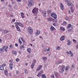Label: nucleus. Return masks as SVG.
Here are the masks:
<instances>
[{"instance_id":"33","label":"nucleus","mask_w":78,"mask_h":78,"mask_svg":"<svg viewBox=\"0 0 78 78\" xmlns=\"http://www.w3.org/2000/svg\"><path fill=\"white\" fill-rule=\"evenodd\" d=\"M36 62V60L34 59L33 60L32 64H34Z\"/></svg>"},{"instance_id":"18","label":"nucleus","mask_w":78,"mask_h":78,"mask_svg":"<svg viewBox=\"0 0 78 78\" xmlns=\"http://www.w3.org/2000/svg\"><path fill=\"white\" fill-rule=\"evenodd\" d=\"M68 4L69 6H71L73 5V4L72 3L70 2H68Z\"/></svg>"},{"instance_id":"20","label":"nucleus","mask_w":78,"mask_h":78,"mask_svg":"<svg viewBox=\"0 0 78 78\" xmlns=\"http://www.w3.org/2000/svg\"><path fill=\"white\" fill-rule=\"evenodd\" d=\"M3 33L4 34H6V33H8L9 32V31L4 30V31H3Z\"/></svg>"},{"instance_id":"59","label":"nucleus","mask_w":78,"mask_h":78,"mask_svg":"<svg viewBox=\"0 0 78 78\" xmlns=\"http://www.w3.org/2000/svg\"><path fill=\"white\" fill-rule=\"evenodd\" d=\"M76 49H78V44L76 46Z\"/></svg>"},{"instance_id":"50","label":"nucleus","mask_w":78,"mask_h":78,"mask_svg":"<svg viewBox=\"0 0 78 78\" xmlns=\"http://www.w3.org/2000/svg\"><path fill=\"white\" fill-rule=\"evenodd\" d=\"M1 66H3V67H5V66H6V64H3Z\"/></svg>"},{"instance_id":"43","label":"nucleus","mask_w":78,"mask_h":78,"mask_svg":"<svg viewBox=\"0 0 78 78\" xmlns=\"http://www.w3.org/2000/svg\"><path fill=\"white\" fill-rule=\"evenodd\" d=\"M42 13H43V14H44L45 12H46L45 11L42 10Z\"/></svg>"},{"instance_id":"14","label":"nucleus","mask_w":78,"mask_h":78,"mask_svg":"<svg viewBox=\"0 0 78 78\" xmlns=\"http://www.w3.org/2000/svg\"><path fill=\"white\" fill-rule=\"evenodd\" d=\"M60 6L61 9L62 10H64V5H63V4L61 3H60Z\"/></svg>"},{"instance_id":"51","label":"nucleus","mask_w":78,"mask_h":78,"mask_svg":"<svg viewBox=\"0 0 78 78\" xmlns=\"http://www.w3.org/2000/svg\"><path fill=\"white\" fill-rule=\"evenodd\" d=\"M68 69H69V68L68 67H66V68H65V70L66 71H67V70Z\"/></svg>"},{"instance_id":"41","label":"nucleus","mask_w":78,"mask_h":78,"mask_svg":"<svg viewBox=\"0 0 78 78\" xmlns=\"http://www.w3.org/2000/svg\"><path fill=\"white\" fill-rule=\"evenodd\" d=\"M19 42L20 43V44H22V41H20V39H19Z\"/></svg>"},{"instance_id":"23","label":"nucleus","mask_w":78,"mask_h":78,"mask_svg":"<svg viewBox=\"0 0 78 78\" xmlns=\"http://www.w3.org/2000/svg\"><path fill=\"white\" fill-rule=\"evenodd\" d=\"M70 44H71V41L70 40H68V43H67L68 45H70Z\"/></svg>"},{"instance_id":"58","label":"nucleus","mask_w":78,"mask_h":78,"mask_svg":"<svg viewBox=\"0 0 78 78\" xmlns=\"http://www.w3.org/2000/svg\"><path fill=\"white\" fill-rule=\"evenodd\" d=\"M23 45H25V41H23Z\"/></svg>"},{"instance_id":"61","label":"nucleus","mask_w":78,"mask_h":78,"mask_svg":"<svg viewBox=\"0 0 78 78\" xmlns=\"http://www.w3.org/2000/svg\"><path fill=\"white\" fill-rule=\"evenodd\" d=\"M63 23H64V24H66V23H67L66 22V21H64L63 22Z\"/></svg>"},{"instance_id":"47","label":"nucleus","mask_w":78,"mask_h":78,"mask_svg":"<svg viewBox=\"0 0 78 78\" xmlns=\"http://www.w3.org/2000/svg\"><path fill=\"white\" fill-rule=\"evenodd\" d=\"M0 51H2V52H3V49L2 48H1L0 49Z\"/></svg>"},{"instance_id":"44","label":"nucleus","mask_w":78,"mask_h":78,"mask_svg":"<svg viewBox=\"0 0 78 78\" xmlns=\"http://www.w3.org/2000/svg\"><path fill=\"white\" fill-rule=\"evenodd\" d=\"M73 42L74 43H76V41L75 39H73Z\"/></svg>"},{"instance_id":"2","label":"nucleus","mask_w":78,"mask_h":78,"mask_svg":"<svg viewBox=\"0 0 78 78\" xmlns=\"http://www.w3.org/2000/svg\"><path fill=\"white\" fill-rule=\"evenodd\" d=\"M65 68L64 67V66L62 65L61 67L60 70L61 71H59V72L60 73H63V72H64V69Z\"/></svg>"},{"instance_id":"30","label":"nucleus","mask_w":78,"mask_h":78,"mask_svg":"<svg viewBox=\"0 0 78 78\" xmlns=\"http://www.w3.org/2000/svg\"><path fill=\"white\" fill-rule=\"evenodd\" d=\"M56 50H59L60 49V47L59 46H57L56 48Z\"/></svg>"},{"instance_id":"29","label":"nucleus","mask_w":78,"mask_h":78,"mask_svg":"<svg viewBox=\"0 0 78 78\" xmlns=\"http://www.w3.org/2000/svg\"><path fill=\"white\" fill-rule=\"evenodd\" d=\"M62 62V61H58L57 62V64H61Z\"/></svg>"},{"instance_id":"5","label":"nucleus","mask_w":78,"mask_h":78,"mask_svg":"<svg viewBox=\"0 0 78 78\" xmlns=\"http://www.w3.org/2000/svg\"><path fill=\"white\" fill-rule=\"evenodd\" d=\"M28 6H33V3H32V1L31 0H28Z\"/></svg>"},{"instance_id":"8","label":"nucleus","mask_w":78,"mask_h":78,"mask_svg":"<svg viewBox=\"0 0 78 78\" xmlns=\"http://www.w3.org/2000/svg\"><path fill=\"white\" fill-rule=\"evenodd\" d=\"M3 48L4 49V50H5V52H7L8 51V50H7V49H8V46H3Z\"/></svg>"},{"instance_id":"21","label":"nucleus","mask_w":78,"mask_h":78,"mask_svg":"<svg viewBox=\"0 0 78 78\" xmlns=\"http://www.w3.org/2000/svg\"><path fill=\"white\" fill-rule=\"evenodd\" d=\"M58 73L54 72V75L56 77V78H58V76L57 75H58Z\"/></svg>"},{"instance_id":"16","label":"nucleus","mask_w":78,"mask_h":78,"mask_svg":"<svg viewBox=\"0 0 78 78\" xmlns=\"http://www.w3.org/2000/svg\"><path fill=\"white\" fill-rule=\"evenodd\" d=\"M64 39H65V36H62L60 38V41H64Z\"/></svg>"},{"instance_id":"24","label":"nucleus","mask_w":78,"mask_h":78,"mask_svg":"<svg viewBox=\"0 0 78 78\" xmlns=\"http://www.w3.org/2000/svg\"><path fill=\"white\" fill-rule=\"evenodd\" d=\"M4 73L5 75L6 76H8V71H5Z\"/></svg>"},{"instance_id":"6","label":"nucleus","mask_w":78,"mask_h":78,"mask_svg":"<svg viewBox=\"0 0 78 78\" xmlns=\"http://www.w3.org/2000/svg\"><path fill=\"white\" fill-rule=\"evenodd\" d=\"M67 53L68 55H70V56L71 57H72L73 56V54L72 53V51H69H69L67 52Z\"/></svg>"},{"instance_id":"36","label":"nucleus","mask_w":78,"mask_h":78,"mask_svg":"<svg viewBox=\"0 0 78 78\" xmlns=\"http://www.w3.org/2000/svg\"><path fill=\"white\" fill-rule=\"evenodd\" d=\"M71 27H72V25L71 24H69L68 25V27H67V28H70Z\"/></svg>"},{"instance_id":"63","label":"nucleus","mask_w":78,"mask_h":78,"mask_svg":"<svg viewBox=\"0 0 78 78\" xmlns=\"http://www.w3.org/2000/svg\"><path fill=\"white\" fill-rule=\"evenodd\" d=\"M25 66H28V63H25Z\"/></svg>"},{"instance_id":"4","label":"nucleus","mask_w":78,"mask_h":78,"mask_svg":"<svg viewBox=\"0 0 78 78\" xmlns=\"http://www.w3.org/2000/svg\"><path fill=\"white\" fill-rule=\"evenodd\" d=\"M44 73V71L42 70L40 72H39L37 75V76L39 78H40L42 74Z\"/></svg>"},{"instance_id":"28","label":"nucleus","mask_w":78,"mask_h":78,"mask_svg":"<svg viewBox=\"0 0 78 78\" xmlns=\"http://www.w3.org/2000/svg\"><path fill=\"white\" fill-rule=\"evenodd\" d=\"M55 13H52L51 14V17H53L54 16H55Z\"/></svg>"},{"instance_id":"40","label":"nucleus","mask_w":78,"mask_h":78,"mask_svg":"<svg viewBox=\"0 0 78 78\" xmlns=\"http://www.w3.org/2000/svg\"><path fill=\"white\" fill-rule=\"evenodd\" d=\"M19 60L20 59L19 58H17L16 59V62H19Z\"/></svg>"},{"instance_id":"15","label":"nucleus","mask_w":78,"mask_h":78,"mask_svg":"<svg viewBox=\"0 0 78 78\" xmlns=\"http://www.w3.org/2000/svg\"><path fill=\"white\" fill-rule=\"evenodd\" d=\"M50 29L52 31H54V30H55V27H54L52 26H51V27L50 28Z\"/></svg>"},{"instance_id":"55","label":"nucleus","mask_w":78,"mask_h":78,"mask_svg":"<svg viewBox=\"0 0 78 78\" xmlns=\"http://www.w3.org/2000/svg\"><path fill=\"white\" fill-rule=\"evenodd\" d=\"M63 27H60V30H63Z\"/></svg>"},{"instance_id":"27","label":"nucleus","mask_w":78,"mask_h":78,"mask_svg":"<svg viewBox=\"0 0 78 78\" xmlns=\"http://www.w3.org/2000/svg\"><path fill=\"white\" fill-rule=\"evenodd\" d=\"M12 54H14V55H17V52L15 51H12Z\"/></svg>"},{"instance_id":"34","label":"nucleus","mask_w":78,"mask_h":78,"mask_svg":"<svg viewBox=\"0 0 78 78\" xmlns=\"http://www.w3.org/2000/svg\"><path fill=\"white\" fill-rule=\"evenodd\" d=\"M46 14H47V12H45L43 14V15L44 17H46Z\"/></svg>"},{"instance_id":"57","label":"nucleus","mask_w":78,"mask_h":78,"mask_svg":"<svg viewBox=\"0 0 78 78\" xmlns=\"http://www.w3.org/2000/svg\"><path fill=\"white\" fill-rule=\"evenodd\" d=\"M19 71H16V73L17 74H19Z\"/></svg>"},{"instance_id":"22","label":"nucleus","mask_w":78,"mask_h":78,"mask_svg":"<svg viewBox=\"0 0 78 78\" xmlns=\"http://www.w3.org/2000/svg\"><path fill=\"white\" fill-rule=\"evenodd\" d=\"M41 77L42 78H46V76L45 74H41Z\"/></svg>"},{"instance_id":"42","label":"nucleus","mask_w":78,"mask_h":78,"mask_svg":"<svg viewBox=\"0 0 78 78\" xmlns=\"http://www.w3.org/2000/svg\"><path fill=\"white\" fill-rule=\"evenodd\" d=\"M25 71V73H28V71H27V70L26 69L24 70Z\"/></svg>"},{"instance_id":"56","label":"nucleus","mask_w":78,"mask_h":78,"mask_svg":"<svg viewBox=\"0 0 78 78\" xmlns=\"http://www.w3.org/2000/svg\"><path fill=\"white\" fill-rule=\"evenodd\" d=\"M53 25H54V26H56V24L55 23H53Z\"/></svg>"},{"instance_id":"53","label":"nucleus","mask_w":78,"mask_h":78,"mask_svg":"<svg viewBox=\"0 0 78 78\" xmlns=\"http://www.w3.org/2000/svg\"><path fill=\"white\" fill-rule=\"evenodd\" d=\"M27 58H30V55H27Z\"/></svg>"},{"instance_id":"31","label":"nucleus","mask_w":78,"mask_h":78,"mask_svg":"<svg viewBox=\"0 0 78 78\" xmlns=\"http://www.w3.org/2000/svg\"><path fill=\"white\" fill-rule=\"evenodd\" d=\"M34 66V64H33V63L31 65V69H33V67Z\"/></svg>"},{"instance_id":"39","label":"nucleus","mask_w":78,"mask_h":78,"mask_svg":"<svg viewBox=\"0 0 78 78\" xmlns=\"http://www.w3.org/2000/svg\"><path fill=\"white\" fill-rule=\"evenodd\" d=\"M47 20H48V21H51V19L50 18H48L47 19Z\"/></svg>"},{"instance_id":"62","label":"nucleus","mask_w":78,"mask_h":78,"mask_svg":"<svg viewBox=\"0 0 78 78\" xmlns=\"http://www.w3.org/2000/svg\"><path fill=\"white\" fill-rule=\"evenodd\" d=\"M9 62H12V60H10L9 61Z\"/></svg>"},{"instance_id":"25","label":"nucleus","mask_w":78,"mask_h":78,"mask_svg":"<svg viewBox=\"0 0 78 78\" xmlns=\"http://www.w3.org/2000/svg\"><path fill=\"white\" fill-rule=\"evenodd\" d=\"M27 51H28V52H29V53H30L31 51V48H28L27 49Z\"/></svg>"},{"instance_id":"19","label":"nucleus","mask_w":78,"mask_h":78,"mask_svg":"<svg viewBox=\"0 0 78 78\" xmlns=\"http://www.w3.org/2000/svg\"><path fill=\"white\" fill-rule=\"evenodd\" d=\"M42 58L43 59V60L44 61H45L47 60V58L46 57H42Z\"/></svg>"},{"instance_id":"9","label":"nucleus","mask_w":78,"mask_h":78,"mask_svg":"<svg viewBox=\"0 0 78 78\" xmlns=\"http://www.w3.org/2000/svg\"><path fill=\"white\" fill-rule=\"evenodd\" d=\"M40 33H41L40 31H38V30H37V31H36V32L35 33V36H38V35H39V34H40Z\"/></svg>"},{"instance_id":"45","label":"nucleus","mask_w":78,"mask_h":78,"mask_svg":"<svg viewBox=\"0 0 78 78\" xmlns=\"http://www.w3.org/2000/svg\"><path fill=\"white\" fill-rule=\"evenodd\" d=\"M21 39L22 41H23H23H25V40H24V39H23V38L22 37H21Z\"/></svg>"},{"instance_id":"52","label":"nucleus","mask_w":78,"mask_h":78,"mask_svg":"<svg viewBox=\"0 0 78 78\" xmlns=\"http://www.w3.org/2000/svg\"><path fill=\"white\" fill-rule=\"evenodd\" d=\"M13 47H12V44H11L10 46V48H12Z\"/></svg>"},{"instance_id":"48","label":"nucleus","mask_w":78,"mask_h":78,"mask_svg":"<svg viewBox=\"0 0 78 78\" xmlns=\"http://www.w3.org/2000/svg\"><path fill=\"white\" fill-rule=\"evenodd\" d=\"M0 31H2V32H3L4 30H3V29H0Z\"/></svg>"},{"instance_id":"3","label":"nucleus","mask_w":78,"mask_h":78,"mask_svg":"<svg viewBox=\"0 0 78 78\" xmlns=\"http://www.w3.org/2000/svg\"><path fill=\"white\" fill-rule=\"evenodd\" d=\"M37 11H38V9L35 8L33 9L32 12L34 14H36Z\"/></svg>"},{"instance_id":"35","label":"nucleus","mask_w":78,"mask_h":78,"mask_svg":"<svg viewBox=\"0 0 78 78\" xmlns=\"http://www.w3.org/2000/svg\"><path fill=\"white\" fill-rule=\"evenodd\" d=\"M47 12L48 13V14H50V13L51 12V10H47Z\"/></svg>"},{"instance_id":"60","label":"nucleus","mask_w":78,"mask_h":78,"mask_svg":"<svg viewBox=\"0 0 78 78\" xmlns=\"http://www.w3.org/2000/svg\"><path fill=\"white\" fill-rule=\"evenodd\" d=\"M8 6H9V7H12V6L11 5L9 4L8 5Z\"/></svg>"},{"instance_id":"64","label":"nucleus","mask_w":78,"mask_h":78,"mask_svg":"<svg viewBox=\"0 0 78 78\" xmlns=\"http://www.w3.org/2000/svg\"><path fill=\"white\" fill-rule=\"evenodd\" d=\"M51 77L52 78H54V77H55V76H54V75H52L51 76Z\"/></svg>"},{"instance_id":"37","label":"nucleus","mask_w":78,"mask_h":78,"mask_svg":"<svg viewBox=\"0 0 78 78\" xmlns=\"http://www.w3.org/2000/svg\"><path fill=\"white\" fill-rule=\"evenodd\" d=\"M15 20H16L15 19H13L12 20V21H11V23H13V22H15Z\"/></svg>"},{"instance_id":"12","label":"nucleus","mask_w":78,"mask_h":78,"mask_svg":"<svg viewBox=\"0 0 78 78\" xmlns=\"http://www.w3.org/2000/svg\"><path fill=\"white\" fill-rule=\"evenodd\" d=\"M42 67V65L38 67V68L37 69L36 71H38L40 70H41Z\"/></svg>"},{"instance_id":"38","label":"nucleus","mask_w":78,"mask_h":78,"mask_svg":"<svg viewBox=\"0 0 78 78\" xmlns=\"http://www.w3.org/2000/svg\"><path fill=\"white\" fill-rule=\"evenodd\" d=\"M65 20H69V19L68 17H65Z\"/></svg>"},{"instance_id":"7","label":"nucleus","mask_w":78,"mask_h":78,"mask_svg":"<svg viewBox=\"0 0 78 78\" xmlns=\"http://www.w3.org/2000/svg\"><path fill=\"white\" fill-rule=\"evenodd\" d=\"M15 24H16V25H19V26H20V27H23V25H22L20 23L16 22H15Z\"/></svg>"},{"instance_id":"49","label":"nucleus","mask_w":78,"mask_h":78,"mask_svg":"<svg viewBox=\"0 0 78 78\" xmlns=\"http://www.w3.org/2000/svg\"><path fill=\"white\" fill-rule=\"evenodd\" d=\"M12 75V74H11V73H9V76L10 77H11V76Z\"/></svg>"},{"instance_id":"46","label":"nucleus","mask_w":78,"mask_h":78,"mask_svg":"<svg viewBox=\"0 0 78 78\" xmlns=\"http://www.w3.org/2000/svg\"><path fill=\"white\" fill-rule=\"evenodd\" d=\"M21 16H23L24 15V13H23V12H21Z\"/></svg>"},{"instance_id":"11","label":"nucleus","mask_w":78,"mask_h":78,"mask_svg":"<svg viewBox=\"0 0 78 78\" xmlns=\"http://www.w3.org/2000/svg\"><path fill=\"white\" fill-rule=\"evenodd\" d=\"M10 69V70H12V66H13V63L12 62H11L9 64Z\"/></svg>"},{"instance_id":"17","label":"nucleus","mask_w":78,"mask_h":78,"mask_svg":"<svg viewBox=\"0 0 78 78\" xmlns=\"http://www.w3.org/2000/svg\"><path fill=\"white\" fill-rule=\"evenodd\" d=\"M0 69L1 70H4V67L2 65H0Z\"/></svg>"},{"instance_id":"26","label":"nucleus","mask_w":78,"mask_h":78,"mask_svg":"<svg viewBox=\"0 0 78 78\" xmlns=\"http://www.w3.org/2000/svg\"><path fill=\"white\" fill-rule=\"evenodd\" d=\"M23 48H24V45H23L21 46L20 47V49L21 50H23Z\"/></svg>"},{"instance_id":"1","label":"nucleus","mask_w":78,"mask_h":78,"mask_svg":"<svg viewBox=\"0 0 78 78\" xmlns=\"http://www.w3.org/2000/svg\"><path fill=\"white\" fill-rule=\"evenodd\" d=\"M27 30L30 34H33V30L31 27H28L27 28Z\"/></svg>"},{"instance_id":"10","label":"nucleus","mask_w":78,"mask_h":78,"mask_svg":"<svg viewBox=\"0 0 78 78\" xmlns=\"http://www.w3.org/2000/svg\"><path fill=\"white\" fill-rule=\"evenodd\" d=\"M16 28L17 30L18 31H19V32H20V31H21V30H20V28H19V26L16 25Z\"/></svg>"},{"instance_id":"54","label":"nucleus","mask_w":78,"mask_h":78,"mask_svg":"<svg viewBox=\"0 0 78 78\" xmlns=\"http://www.w3.org/2000/svg\"><path fill=\"white\" fill-rule=\"evenodd\" d=\"M72 68H74L75 67V65H73L72 66Z\"/></svg>"},{"instance_id":"13","label":"nucleus","mask_w":78,"mask_h":78,"mask_svg":"<svg viewBox=\"0 0 78 78\" xmlns=\"http://www.w3.org/2000/svg\"><path fill=\"white\" fill-rule=\"evenodd\" d=\"M48 49L47 48H46L44 49V53H45V54H47L48 53Z\"/></svg>"},{"instance_id":"32","label":"nucleus","mask_w":78,"mask_h":78,"mask_svg":"<svg viewBox=\"0 0 78 78\" xmlns=\"http://www.w3.org/2000/svg\"><path fill=\"white\" fill-rule=\"evenodd\" d=\"M54 19H56L57 18V16H56V14H55L54 15V16L53 17Z\"/></svg>"}]
</instances>
